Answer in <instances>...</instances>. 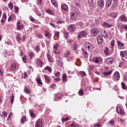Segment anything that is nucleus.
<instances>
[{
    "label": "nucleus",
    "mask_w": 127,
    "mask_h": 127,
    "mask_svg": "<svg viewBox=\"0 0 127 127\" xmlns=\"http://www.w3.org/2000/svg\"><path fill=\"white\" fill-rule=\"evenodd\" d=\"M44 70H47L50 72H51L52 70L51 68L48 66H46L45 67Z\"/></svg>",
    "instance_id": "44"
},
{
    "label": "nucleus",
    "mask_w": 127,
    "mask_h": 127,
    "mask_svg": "<svg viewBox=\"0 0 127 127\" xmlns=\"http://www.w3.org/2000/svg\"><path fill=\"white\" fill-rule=\"evenodd\" d=\"M9 8L11 9L13 8V3L11 2H10L9 4Z\"/></svg>",
    "instance_id": "41"
},
{
    "label": "nucleus",
    "mask_w": 127,
    "mask_h": 127,
    "mask_svg": "<svg viewBox=\"0 0 127 127\" xmlns=\"http://www.w3.org/2000/svg\"><path fill=\"white\" fill-rule=\"evenodd\" d=\"M87 35V33L84 30L78 33V37L79 38L85 37Z\"/></svg>",
    "instance_id": "4"
},
{
    "label": "nucleus",
    "mask_w": 127,
    "mask_h": 127,
    "mask_svg": "<svg viewBox=\"0 0 127 127\" xmlns=\"http://www.w3.org/2000/svg\"><path fill=\"white\" fill-rule=\"evenodd\" d=\"M114 40H112L111 42V45L112 47H113L114 46Z\"/></svg>",
    "instance_id": "59"
},
{
    "label": "nucleus",
    "mask_w": 127,
    "mask_h": 127,
    "mask_svg": "<svg viewBox=\"0 0 127 127\" xmlns=\"http://www.w3.org/2000/svg\"><path fill=\"white\" fill-rule=\"evenodd\" d=\"M36 64L39 65L40 67H42V65L43 64L42 62L40 60L38 59L36 61Z\"/></svg>",
    "instance_id": "20"
},
{
    "label": "nucleus",
    "mask_w": 127,
    "mask_h": 127,
    "mask_svg": "<svg viewBox=\"0 0 127 127\" xmlns=\"http://www.w3.org/2000/svg\"><path fill=\"white\" fill-rule=\"evenodd\" d=\"M45 35L48 38H49L51 36V34L47 30H44Z\"/></svg>",
    "instance_id": "17"
},
{
    "label": "nucleus",
    "mask_w": 127,
    "mask_h": 127,
    "mask_svg": "<svg viewBox=\"0 0 127 127\" xmlns=\"http://www.w3.org/2000/svg\"><path fill=\"white\" fill-rule=\"evenodd\" d=\"M119 27L121 28V29H123L124 28L126 31H127V26L126 24L120 25Z\"/></svg>",
    "instance_id": "22"
},
{
    "label": "nucleus",
    "mask_w": 127,
    "mask_h": 127,
    "mask_svg": "<svg viewBox=\"0 0 127 127\" xmlns=\"http://www.w3.org/2000/svg\"><path fill=\"white\" fill-rule=\"evenodd\" d=\"M66 74H64L63 75L62 80L63 81H66Z\"/></svg>",
    "instance_id": "37"
},
{
    "label": "nucleus",
    "mask_w": 127,
    "mask_h": 127,
    "mask_svg": "<svg viewBox=\"0 0 127 127\" xmlns=\"http://www.w3.org/2000/svg\"><path fill=\"white\" fill-rule=\"evenodd\" d=\"M112 71V70H110L108 72H103L102 74L105 76H108L111 73Z\"/></svg>",
    "instance_id": "23"
},
{
    "label": "nucleus",
    "mask_w": 127,
    "mask_h": 127,
    "mask_svg": "<svg viewBox=\"0 0 127 127\" xmlns=\"http://www.w3.org/2000/svg\"><path fill=\"white\" fill-rule=\"evenodd\" d=\"M80 13L79 9L77 8H75L74 11L70 13L71 19L72 20L75 19L79 15Z\"/></svg>",
    "instance_id": "1"
},
{
    "label": "nucleus",
    "mask_w": 127,
    "mask_h": 127,
    "mask_svg": "<svg viewBox=\"0 0 127 127\" xmlns=\"http://www.w3.org/2000/svg\"><path fill=\"white\" fill-rule=\"evenodd\" d=\"M27 121V118L26 116H23L21 119V123H24L25 121Z\"/></svg>",
    "instance_id": "24"
},
{
    "label": "nucleus",
    "mask_w": 127,
    "mask_h": 127,
    "mask_svg": "<svg viewBox=\"0 0 127 127\" xmlns=\"http://www.w3.org/2000/svg\"><path fill=\"white\" fill-rule=\"evenodd\" d=\"M83 53L84 55V57L86 58H87L88 56V55L87 52L83 49Z\"/></svg>",
    "instance_id": "30"
},
{
    "label": "nucleus",
    "mask_w": 127,
    "mask_h": 127,
    "mask_svg": "<svg viewBox=\"0 0 127 127\" xmlns=\"http://www.w3.org/2000/svg\"><path fill=\"white\" fill-rule=\"evenodd\" d=\"M22 59L24 63H26V62L27 59L26 57L25 56L24 57L22 58Z\"/></svg>",
    "instance_id": "52"
},
{
    "label": "nucleus",
    "mask_w": 127,
    "mask_h": 127,
    "mask_svg": "<svg viewBox=\"0 0 127 127\" xmlns=\"http://www.w3.org/2000/svg\"><path fill=\"white\" fill-rule=\"evenodd\" d=\"M127 54V51H122L121 52L120 55L123 57H125Z\"/></svg>",
    "instance_id": "19"
},
{
    "label": "nucleus",
    "mask_w": 127,
    "mask_h": 127,
    "mask_svg": "<svg viewBox=\"0 0 127 127\" xmlns=\"http://www.w3.org/2000/svg\"><path fill=\"white\" fill-rule=\"evenodd\" d=\"M116 111L119 114H121L123 115H125V112L122 110L120 106H118L116 107Z\"/></svg>",
    "instance_id": "9"
},
{
    "label": "nucleus",
    "mask_w": 127,
    "mask_h": 127,
    "mask_svg": "<svg viewBox=\"0 0 127 127\" xmlns=\"http://www.w3.org/2000/svg\"><path fill=\"white\" fill-rule=\"evenodd\" d=\"M108 51V48L107 47H105L104 51V53L106 55H108L109 54Z\"/></svg>",
    "instance_id": "33"
},
{
    "label": "nucleus",
    "mask_w": 127,
    "mask_h": 127,
    "mask_svg": "<svg viewBox=\"0 0 127 127\" xmlns=\"http://www.w3.org/2000/svg\"><path fill=\"white\" fill-rule=\"evenodd\" d=\"M47 57L49 61L50 62H52L53 59L50 55L49 54H47Z\"/></svg>",
    "instance_id": "21"
},
{
    "label": "nucleus",
    "mask_w": 127,
    "mask_h": 127,
    "mask_svg": "<svg viewBox=\"0 0 127 127\" xmlns=\"http://www.w3.org/2000/svg\"><path fill=\"white\" fill-rule=\"evenodd\" d=\"M60 73L59 72H57L55 74V76L56 77H59L60 75Z\"/></svg>",
    "instance_id": "53"
},
{
    "label": "nucleus",
    "mask_w": 127,
    "mask_h": 127,
    "mask_svg": "<svg viewBox=\"0 0 127 127\" xmlns=\"http://www.w3.org/2000/svg\"><path fill=\"white\" fill-rule=\"evenodd\" d=\"M37 81L38 84L42 85L43 84L41 82V80L39 78L37 79Z\"/></svg>",
    "instance_id": "39"
},
{
    "label": "nucleus",
    "mask_w": 127,
    "mask_h": 127,
    "mask_svg": "<svg viewBox=\"0 0 127 127\" xmlns=\"http://www.w3.org/2000/svg\"><path fill=\"white\" fill-rule=\"evenodd\" d=\"M35 49L36 51H37L38 52L39 50V49L38 47V46H37L35 48Z\"/></svg>",
    "instance_id": "60"
},
{
    "label": "nucleus",
    "mask_w": 127,
    "mask_h": 127,
    "mask_svg": "<svg viewBox=\"0 0 127 127\" xmlns=\"http://www.w3.org/2000/svg\"><path fill=\"white\" fill-rule=\"evenodd\" d=\"M121 85L122 86V88L124 89H126L127 87L125 85L124 83L122 82L121 83Z\"/></svg>",
    "instance_id": "35"
},
{
    "label": "nucleus",
    "mask_w": 127,
    "mask_h": 127,
    "mask_svg": "<svg viewBox=\"0 0 127 127\" xmlns=\"http://www.w3.org/2000/svg\"><path fill=\"white\" fill-rule=\"evenodd\" d=\"M104 70L105 71H107L109 70V68L108 67H104Z\"/></svg>",
    "instance_id": "62"
},
{
    "label": "nucleus",
    "mask_w": 127,
    "mask_h": 127,
    "mask_svg": "<svg viewBox=\"0 0 127 127\" xmlns=\"http://www.w3.org/2000/svg\"><path fill=\"white\" fill-rule=\"evenodd\" d=\"M112 24H109L108 23L104 22L103 24V26L105 27H108L109 28H110L112 26Z\"/></svg>",
    "instance_id": "18"
},
{
    "label": "nucleus",
    "mask_w": 127,
    "mask_h": 127,
    "mask_svg": "<svg viewBox=\"0 0 127 127\" xmlns=\"http://www.w3.org/2000/svg\"><path fill=\"white\" fill-rule=\"evenodd\" d=\"M55 35H57L58 37H59V32H56L55 33Z\"/></svg>",
    "instance_id": "63"
},
{
    "label": "nucleus",
    "mask_w": 127,
    "mask_h": 127,
    "mask_svg": "<svg viewBox=\"0 0 127 127\" xmlns=\"http://www.w3.org/2000/svg\"><path fill=\"white\" fill-rule=\"evenodd\" d=\"M109 123L111 124L112 125H114V121L113 120H112L109 122Z\"/></svg>",
    "instance_id": "58"
},
{
    "label": "nucleus",
    "mask_w": 127,
    "mask_h": 127,
    "mask_svg": "<svg viewBox=\"0 0 127 127\" xmlns=\"http://www.w3.org/2000/svg\"><path fill=\"white\" fill-rule=\"evenodd\" d=\"M14 96L13 95H12L10 97V99L11 100L10 102L12 104L14 101Z\"/></svg>",
    "instance_id": "31"
},
{
    "label": "nucleus",
    "mask_w": 127,
    "mask_h": 127,
    "mask_svg": "<svg viewBox=\"0 0 127 127\" xmlns=\"http://www.w3.org/2000/svg\"><path fill=\"white\" fill-rule=\"evenodd\" d=\"M62 120L63 122L64 123V122L68 120H69V118L68 117H66L65 118H63Z\"/></svg>",
    "instance_id": "48"
},
{
    "label": "nucleus",
    "mask_w": 127,
    "mask_h": 127,
    "mask_svg": "<svg viewBox=\"0 0 127 127\" xmlns=\"http://www.w3.org/2000/svg\"><path fill=\"white\" fill-rule=\"evenodd\" d=\"M78 24L80 26L81 28H83L84 27V25L83 23L81 22H80Z\"/></svg>",
    "instance_id": "55"
},
{
    "label": "nucleus",
    "mask_w": 127,
    "mask_h": 127,
    "mask_svg": "<svg viewBox=\"0 0 127 127\" xmlns=\"http://www.w3.org/2000/svg\"><path fill=\"white\" fill-rule=\"evenodd\" d=\"M55 80L56 81H59L61 80L60 78L58 77L57 78H55Z\"/></svg>",
    "instance_id": "64"
},
{
    "label": "nucleus",
    "mask_w": 127,
    "mask_h": 127,
    "mask_svg": "<svg viewBox=\"0 0 127 127\" xmlns=\"http://www.w3.org/2000/svg\"><path fill=\"white\" fill-rule=\"evenodd\" d=\"M15 15H12L10 16L9 17L8 21H10L11 20H13L15 18Z\"/></svg>",
    "instance_id": "25"
},
{
    "label": "nucleus",
    "mask_w": 127,
    "mask_h": 127,
    "mask_svg": "<svg viewBox=\"0 0 127 127\" xmlns=\"http://www.w3.org/2000/svg\"><path fill=\"white\" fill-rule=\"evenodd\" d=\"M42 120L39 119L38 120L36 123L35 127H43Z\"/></svg>",
    "instance_id": "5"
},
{
    "label": "nucleus",
    "mask_w": 127,
    "mask_h": 127,
    "mask_svg": "<svg viewBox=\"0 0 127 127\" xmlns=\"http://www.w3.org/2000/svg\"><path fill=\"white\" fill-rule=\"evenodd\" d=\"M46 12L49 14H50L52 15H53V12L50 9H48L46 10Z\"/></svg>",
    "instance_id": "27"
},
{
    "label": "nucleus",
    "mask_w": 127,
    "mask_h": 127,
    "mask_svg": "<svg viewBox=\"0 0 127 127\" xmlns=\"http://www.w3.org/2000/svg\"><path fill=\"white\" fill-rule=\"evenodd\" d=\"M94 127H101V125L98 123H97L94 125Z\"/></svg>",
    "instance_id": "54"
},
{
    "label": "nucleus",
    "mask_w": 127,
    "mask_h": 127,
    "mask_svg": "<svg viewBox=\"0 0 127 127\" xmlns=\"http://www.w3.org/2000/svg\"><path fill=\"white\" fill-rule=\"evenodd\" d=\"M70 54V52L69 51H67L64 54V56L65 57H68V55H69Z\"/></svg>",
    "instance_id": "47"
},
{
    "label": "nucleus",
    "mask_w": 127,
    "mask_h": 127,
    "mask_svg": "<svg viewBox=\"0 0 127 127\" xmlns=\"http://www.w3.org/2000/svg\"><path fill=\"white\" fill-rule=\"evenodd\" d=\"M62 9L66 11L68 10V7L67 5H64L61 6Z\"/></svg>",
    "instance_id": "26"
},
{
    "label": "nucleus",
    "mask_w": 127,
    "mask_h": 127,
    "mask_svg": "<svg viewBox=\"0 0 127 127\" xmlns=\"http://www.w3.org/2000/svg\"><path fill=\"white\" fill-rule=\"evenodd\" d=\"M11 70H14L16 68V66L15 64H14V65H12L11 66Z\"/></svg>",
    "instance_id": "49"
},
{
    "label": "nucleus",
    "mask_w": 127,
    "mask_h": 127,
    "mask_svg": "<svg viewBox=\"0 0 127 127\" xmlns=\"http://www.w3.org/2000/svg\"><path fill=\"white\" fill-rule=\"evenodd\" d=\"M59 46V44L57 43H56L54 45L53 49H54V52L55 54H58V52L59 50L58 48Z\"/></svg>",
    "instance_id": "8"
},
{
    "label": "nucleus",
    "mask_w": 127,
    "mask_h": 127,
    "mask_svg": "<svg viewBox=\"0 0 127 127\" xmlns=\"http://www.w3.org/2000/svg\"><path fill=\"white\" fill-rule=\"evenodd\" d=\"M104 5V1L103 0H99L98 2V5L100 8H103Z\"/></svg>",
    "instance_id": "10"
},
{
    "label": "nucleus",
    "mask_w": 127,
    "mask_h": 127,
    "mask_svg": "<svg viewBox=\"0 0 127 127\" xmlns=\"http://www.w3.org/2000/svg\"><path fill=\"white\" fill-rule=\"evenodd\" d=\"M42 0H38L37 1V4H42L41 1Z\"/></svg>",
    "instance_id": "61"
},
{
    "label": "nucleus",
    "mask_w": 127,
    "mask_h": 127,
    "mask_svg": "<svg viewBox=\"0 0 127 127\" xmlns=\"http://www.w3.org/2000/svg\"><path fill=\"white\" fill-rule=\"evenodd\" d=\"M75 26L73 25H69L68 27V30L71 31H75Z\"/></svg>",
    "instance_id": "12"
},
{
    "label": "nucleus",
    "mask_w": 127,
    "mask_h": 127,
    "mask_svg": "<svg viewBox=\"0 0 127 127\" xmlns=\"http://www.w3.org/2000/svg\"><path fill=\"white\" fill-rule=\"evenodd\" d=\"M71 127H79L75 122H73L71 125Z\"/></svg>",
    "instance_id": "38"
},
{
    "label": "nucleus",
    "mask_w": 127,
    "mask_h": 127,
    "mask_svg": "<svg viewBox=\"0 0 127 127\" xmlns=\"http://www.w3.org/2000/svg\"><path fill=\"white\" fill-rule=\"evenodd\" d=\"M2 116H4V117H7V114L5 112H2Z\"/></svg>",
    "instance_id": "51"
},
{
    "label": "nucleus",
    "mask_w": 127,
    "mask_h": 127,
    "mask_svg": "<svg viewBox=\"0 0 127 127\" xmlns=\"http://www.w3.org/2000/svg\"><path fill=\"white\" fill-rule=\"evenodd\" d=\"M120 21L123 22H126L127 21V18L126 16L124 15L121 16L120 17Z\"/></svg>",
    "instance_id": "13"
},
{
    "label": "nucleus",
    "mask_w": 127,
    "mask_h": 127,
    "mask_svg": "<svg viewBox=\"0 0 127 127\" xmlns=\"http://www.w3.org/2000/svg\"><path fill=\"white\" fill-rule=\"evenodd\" d=\"M85 45L86 48H87L89 50L91 51L93 48V46L91 43L89 42H86Z\"/></svg>",
    "instance_id": "7"
},
{
    "label": "nucleus",
    "mask_w": 127,
    "mask_h": 127,
    "mask_svg": "<svg viewBox=\"0 0 127 127\" xmlns=\"http://www.w3.org/2000/svg\"><path fill=\"white\" fill-rule=\"evenodd\" d=\"M113 58H108L106 59L105 61L106 64L108 65L112 64L113 62Z\"/></svg>",
    "instance_id": "6"
},
{
    "label": "nucleus",
    "mask_w": 127,
    "mask_h": 127,
    "mask_svg": "<svg viewBox=\"0 0 127 127\" xmlns=\"http://www.w3.org/2000/svg\"><path fill=\"white\" fill-rule=\"evenodd\" d=\"M29 55L31 57V59H32L34 56V53L33 52H29Z\"/></svg>",
    "instance_id": "36"
},
{
    "label": "nucleus",
    "mask_w": 127,
    "mask_h": 127,
    "mask_svg": "<svg viewBox=\"0 0 127 127\" xmlns=\"http://www.w3.org/2000/svg\"><path fill=\"white\" fill-rule=\"evenodd\" d=\"M79 93L80 95H84V92L82 89L80 90L79 92Z\"/></svg>",
    "instance_id": "42"
},
{
    "label": "nucleus",
    "mask_w": 127,
    "mask_h": 127,
    "mask_svg": "<svg viewBox=\"0 0 127 127\" xmlns=\"http://www.w3.org/2000/svg\"><path fill=\"white\" fill-rule=\"evenodd\" d=\"M64 35L65 37L67 38L69 37V34L68 32H65L64 33Z\"/></svg>",
    "instance_id": "45"
},
{
    "label": "nucleus",
    "mask_w": 127,
    "mask_h": 127,
    "mask_svg": "<svg viewBox=\"0 0 127 127\" xmlns=\"http://www.w3.org/2000/svg\"><path fill=\"white\" fill-rule=\"evenodd\" d=\"M24 91L27 94H29L31 93L30 91L28 89L25 88V89Z\"/></svg>",
    "instance_id": "46"
},
{
    "label": "nucleus",
    "mask_w": 127,
    "mask_h": 127,
    "mask_svg": "<svg viewBox=\"0 0 127 127\" xmlns=\"http://www.w3.org/2000/svg\"><path fill=\"white\" fill-rule=\"evenodd\" d=\"M114 75L115 78L116 79L119 80L120 79V76L119 73V72L117 71H116L114 74Z\"/></svg>",
    "instance_id": "15"
},
{
    "label": "nucleus",
    "mask_w": 127,
    "mask_h": 127,
    "mask_svg": "<svg viewBox=\"0 0 127 127\" xmlns=\"http://www.w3.org/2000/svg\"><path fill=\"white\" fill-rule=\"evenodd\" d=\"M93 0H88V3L90 5H92L93 3Z\"/></svg>",
    "instance_id": "57"
},
{
    "label": "nucleus",
    "mask_w": 127,
    "mask_h": 127,
    "mask_svg": "<svg viewBox=\"0 0 127 127\" xmlns=\"http://www.w3.org/2000/svg\"><path fill=\"white\" fill-rule=\"evenodd\" d=\"M17 29L19 30H20L21 29L23 28L24 26L22 24H21L20 22H18L17 24Z\"/></svg>",
    "instance_id": "11"
},
{
    "label": "nucleus",
    "mask_w": 127,
    "mask_h": 127,
    "mask_svg": "<svg viewBox=\"0 0 127 127\" xmlns=\"http://www.w3.org/2000/svg\"><path fill=\"white\" fill-rule=\"evenodd\" d=\"M38 37L39 38H42L43 37V36L41 34H39L37 35Z\"/></svg>",
    "instance_id": "56"
},
{
    "label": "nucleus",
    "mask_w": 127,
    "mask_h": 127,
    "mask_svg": "<svg viewBox=\"0 0 127 127\" xmlns=\"http://www.w3.org/2000/svg\"><path fill=\"white\" fill-rule=\"evenodd\" d=\"M99 31L97 28H94L91 30L90 33L91 34L94 36H96L98 34Z\"/></svg>",
    "instance_id": "2"
},
{
    "label": "nucleus",
    "mask_w": 127,
    "mask_h": 127,
    "mask_svg": "<svg viewBox=\"0 0 127 127\" xmlns=\"http://www.w3.org/2000/svg\"><path fill=\"white\" fill-rule=\"evenodd\" d=\"M30 114L31 117H35L34 114L32 111H31L30 112Z\"/></svg>",
    "instance_id": "50"
},
{
    "label": "nucleus",
    "mask_w": 127,
    "mask_h": 127,
    "mask_svg": "<svg viewBox=\"0 0 127 127\" xmlns=\"http://www.w3.org/2000/svg\"><path fill=\"white\" fill-rule=\"evenodd\" d=\"M52 3L54 5V6L56 7L57 6V3L56 1L54 0H51Z\"/></svg>",
    "instance_id": "34"
},
{
    "label": "nucleus",
    "mask_w": 127,
    "mask_h": 127,
    "mask_svg": "<svg viewBox=\"0 0 127 127\" xmlns=\"http://www.w3.org/2000/svg\"><path fill=\"white\" fill-rule=\"evenodd\" d=\"M29 18L30 19V21L32 22H34L35 21V19L31 16H29Z\"/></svg>",
    "instance_id": "40"
},
{
    "label": "nucleus",
    "mask_w": 127,
    "mask_h": 127,
    "mask_svg": "<svg viewBox=\"0 0 127 127\" xmlns=\"http://www.w3.org/2000/svg\"><path fill=\"white\" fill-rule=\"evenodd\" d=\"M112 0H109L106 2V5L107 7H109L111 5L112 3Z\"/></svg>",
    "instance_id": "28"
},
{
    "label": "nucleus",
    "mask_w": 127,
    "mask_h": 127,
    "mask_svg": "<svg viewBox=\"0 0 127 127\" xmlns=\"http://www.w3.org/2000/svg\"><path fill=\"white\" fill-rule=\"evenodd\" d=\"M80 74L81 75L83 76H86V75L85 72L83 71H81L79 72Z\"/></svg>",
    "instance_id": "43"
},
{
    "label": "nucleus",
    "mask_w": 127,
    "mask_h": 127,
    "mask_svg": "<svg viewBox=\"0 0 127 127\" xmlns=\"http://www.w3.org/2000/svg\"><path fill=\"white\" fill-rule=\"evenodd\" d=\"M117 43L118 46L120 47H122L124 46V44L120 42L119 41H117Z\"/></svg>",
    "instance_id": "32"
},
{
    "label": "nucleus",
    "mask_w": 127,
    "mask_h": 127,
    "mask_svg": "<svg viewBox=\"0 0 127 127\" xmlns=\"http://www.w3.org/2000/svg\"><path fill=\"white\" fill-rule=\"evenodd\" d=\"M102 59L100 57H95L93 59V62L96 64H99L100 62H101Z\"/></svg>",
    "instance_id": "3"
},
{
    "label": "nucleus",
    "mask_w": 127,
    "mask_h": 127,
    "mask_svg": "<svg viewBox=\"0 0 127 127\" xmlns=\"http://www.w3.org/2000/svg\"><path fill=\"white\" fill-rule=\"evenodd\" d=\"M97 40L98 43L101 44L103 42V38L102 36L100 35H98L97 38Z\"/></svg>",
    "instance_id": "14"
},
{
    "label": "nucleus",
    "mask_w": 127,
    "mask_h": 127,
    "mask_svg": "<svg viewBox=\"0 0 127 127\" xmlns=\"http://www.w3.org/2000/svg\"><path fill=\"white\" fill-rule=\"evenodd\" d=\"M117 0H113V4L112 5V7L113 8H114L115 7L117 6Z\"/></svg>",
    "instance_id": "29"
},
{
    "label": "nucleus",
    "mask_w": 127,
    "mask_h": 127,
    "mask_svg": "<svg viewBox=\"0 0 127 127\" xmlns=\"http://www.w3.org/2000/svg\"><path fill=\"white\" fill-rule=\"evenodd\" d=\"M44 76L45 81L47 83H50L51 81V79L50 78V77L46 75H44Z\"/></svg>",
    "instance_id": "16"
}]
</instances>
